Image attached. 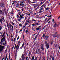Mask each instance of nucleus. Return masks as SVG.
Listing matches in <instances>:
<instances>
[{
    "instance_id": "f257e3e1",
    "label": "nucleus",
    "mask_w": 60,
    "mask_h": 60,
    "mask_svg": "<svg viewBox=\"0 0 60 60\" xmlns=\"http://www.w3.org/2000/svg\"><path fill=\"white\" fill-rule=\"evenodd\" d=\"M1 43L2 45H4L6 44V41L5 40V37L4 36L1 40Z\"/></svg>"
},
{
    "instance_id": "f03ea898",
    "label": "nucleus",
    "mask_w": 60,
    "mask_h": 60,
    "mask_svg": "<svg viewBox=\"0 0 60 60\" xmlns=\"http://www.w3.org/2000/svg\"><path fill=\"white\" fill-rule=\"evenodd\" d=\"M4 46H2L0 45V52H1V51H2L4 49Z\"/></svg>"
},
{
    "instance_id": "7ed1b4c3",
    "label": "nucleus",
    "mask_w": 60,
    "mask_h": 60,
    "mask_svg": "<svg viewBox=\"0 0 60 60\" xmlns=\"http://www.w3.org/2000/svg\"><path fill=\"white\" fill-rule=\"evenodd\" d=\"M42 10H43V8H41L39 10L37 11V12L38 13H41L43 12V11H42Z\"/></svg>"
},
{
    "instance_id": "20e7f679",
    "label": "nucleus",
    "mask_w": 60,
    "mask_h": 60,
    "mask_svg": "<svg viewBox=\"0 0 60 60\" xmlns=\"http://www.w3.org/2000/svg\"><path fill=\"white\" fill-rule=\"evenodd\" d=\"M40 51H41L40 49V50H39V49H37L36 51V53L37 54H39L40 53Z\"/></svg>"
},
{
    "instance_id": "39448f33",
    "label": "nucleus",
    "mask_w": 60,
    "mask_h": 60,
    "mask_svg": "<svg viewBox=\"0 0 60 60\" xmlns=\"http://www.w3.org/2000/svg\"><path fill=\"white\" fill-rule=\"evenodd\" d=\"M0 6L2 8L3 7H4V3H1L0 4Z\"/></svg>"
},
{
    "instance_id": "423d86ee",
    "label": "nucleus",
    "mask_w": 60,
    "mask_h": 60,
    "mask_svg": "<svg viewBox=\"0 0 60 60\" xmlns=\"http://www.w3.org/2000/svg\"><path fill=\"white\" fill-rule=\"evenodd\" d=\"M58 26V24H56V23L54 25L53 27H57Z\"/></svg>"
},
{
    "instance_id": "0eeeda50",
    "label": "nucleus",
    "mask_w": 60,
    "mask_h": 60,
    "mask_svg": "<svg viewBox=\"0 0 60 60\" xmlns=\"http://www.w3.org/2000/svg\"><path fill=\"white\" fill-rule=\"evenodd\" d=\"M46 46L47 48V49H48L49 48V44H47L46 45Z\"/></svg>"
},
{
    "instance_id": "6e6552de",
    "label": "nucleus",
    "mask_w": 60,
    "mask_h": 60,
    "mask_svg": "<svg viewBox=\"0 0 60 60\" xmlns=\"http://www.w3.org/2000/svg\"><path fill=\"white\" fill-rule=\"evenodd\" d=\"M24 54H22V55L21 58H22V60H24V59H25V57H24Z\"/></svg>"
},
{
    "instance_id": "1a4fd4ad",
    "label": "nucleus",
    "mask_w": 60,
    "mask_h": 60,
    "mask_svg": "<svg viewBox=\"0 0 60 60\" xmlns=\"http://www.w3.org/2000/svg\"><path fill=\"white\" fill-rule=\"evenodd\" d=\"M41 25L37 29V30H40L41 29Z\"/></svg>"
},
{
    "instance_id": "9d476101",
    "label": "nucleus",
    "mask_w": 60,
    "mask_h": 60,
    "mask_svg": "<svg viewBox=\"0 0 60 60\" xmlns=\"http://www.w3.org/2000/svg\"><path fill=\"white\" fill-rule=\"evenodd\" d=\"M21 6H22V7H25V4H22L21 3L20 4V6H21Z\"/></svg>"
},
{
    "instance_id": "9b49d317",
    "label": "nucleus",
    "mask_w": 60,
    "mask_h": 60,
    "mask_svg": "<svg viewBox=\"0 0 60 60\" xmlns=\"http://www.w3.org/2000/svg\"><path fill=\"white\" fill-rule=\"evenodd\" d=\"M49 38V36H45V40H47L48 38Z\"/></svg>"
},
{
    "instance_id": "f8f14e48",
    "label": "nucleus",
    "mask_w": 60,
    "mask_h": 60,
    "mask_svg": "<svg viewBox=\"0 0 60 60\" xmlns=\"http://www.w3.org/2000/svg\"><path fill=\"white\" fill-rule=\"evenodd\" d=\"M57 32H56V34H54L53 35V37H56V33H57Z\"/></svg>"
},
{
    "instance_id": "ddd939ff",
    "label": "nucleus",
    "mask_w": 60,
    "mask_h": 60,
    "mask_svg": "<svg viewBox=\"0 0 60 60\" xmlns=\"http://www.w3.org/2000/svg\"><path fill=\"white\" fill-rule=\"evenodd\" d=\"M28 24V22H27V21L26 22H25V26H26Z\"/></svg>"
},
{
    "instance_id": "4468645a",
    "label": "nucleus",
    "mask_w": 60,
    "mask_h": 60,
    "mask_svg": "<svg viewBox=\"0 0 60 60\" xmlns=\"http://www.w3.org/2000/svg\"><path fill=\"white\" fill-rule=\"evenodd\" d=\"M24 46V43H23L22 46L20 48V49H22V48H23V46Z\"/></svg>"
},
{
    "instance_id": "2eb2a0df",
    "label": "nucleus",
    "mask_w": 60,
    "mask_h": 60,
    "mask_svg": "<svg viewBox=\"0 0 60 60\" xmlns=\"http://www.w3.org/2000/svg\"><path fill=\"white\" fill-rule=\"evenodd\" d=\"M24 18V17H22V15H21L20 16V17L19 18V19H22V18Z\"/></svg>"
},
{
    "instance_id": "dca6fc26",
    "label": "nucleus",
    "mask_w": 60,
    "mask_h": 60,
    "mask_svg": "<svg viewBox=\"0 0 60 60\" xmlns=\"http://www.w3.org/2000/svg\"><path fill=\"white\" fill-rule=\"evenodd\" d=\"M34 56H33L31 60H34Z\"/></svg>"
},
{
    "instance_id": "f3484780",
    "label": "nucleus",
    "mask_w": 60,
    "mask_h": 60,
    "mask_svg": "<svg viewBox=\"0 0 60 60\" xmlns=\"http://www.w3.org/2000/svg\"><path fill=\"white\" fill-rule=\"evenodd\" d=\"M1 19H2L3 20H4V21H5V20H4V17L3 16L1 17Z\"/></svg>"
},
{
    "instance_id": "a211bd4d",
    "label": "nucleus",
    "mask_w": 60,
    "mask_h": 60,
    "mask_svg": "<svg viewBox=\"0 0 60 60\" xmlns=\"http://www.w3.org/2000/svg\"><path fill=\"white\" fill-rule=\"evenodd\" d=\"M31 52L30 51L29 52V56H31Z\"/></svg>"
},
{
    "instance_id": "6ab92c4d",
    "label": "nucleus",
    "mask_w": 60,
    "mask_h": 60,
    "mask_svg": "<svg viewBox=\"0 0 60 60\" xmlns=\"http://www.w3.org/2000/svg\"><path fill=\"white\" fill-rule=\"evenodd\" d=\"M45 9L46 10H47H47H49V8L48 7L45 8Z\"/></svg>"
},
{
    "instance_id": "aec40b11",
    "label": "nucleus",
    "mask_w": 60,
    "mask_h": 60,
    "mask_svg": "<svg viewBox=\"0 0 60 60\" xmlns=\"http://www.w3.org/2000/svg\"><path fill=\"white\" fill-rule=\"evenodd\" d=\"M56 37H57V38H58V37H59V36H60V35L59 34H57L56 35Z\"/></svg>"
},
{
    "instance_id": "412c9836",
    "label": "nucleus",
    "mask_w": 60,
    "mask_h": 60,
    "mask_svg": "<svg viewBox=\"0 0 60 60\" xmlns=\"http://www.w3.org/2000/svg\"><path fill=\"white\" fill-rule=\"evenodd\" d=\"M0 21L1 22V24H2V22L3 21V20H2V19L0 18Z\"/></svg>"
},
{
    "instance_id": "4be33fe9",
    "label": "nucleus",
    "mask_w": 60,
    "mask_h": 60,
    "mask_svg": "<svg viewBox=\"0 0 60 60\" xmlns=\"http://www.w3.org/2000/svg\"><path fill=\"white\" fill-rule=\"evenodd\" d=\"M0 14H3V11H2L1 10H0Z\"/></svg>"
},
{
    "instance_id": "5701e85b",
    "label": "nucleus",
    "mask_w": 60,
    "mask_h": 60,
    "mask_svg": "<svg viewBox=\"0 0 60 60\" xmlns=\"http://www.w3.org/2000/svg\"><path fill=\"white\" fill-rule=\"evenodd\" d=\"M16 38H15L14 39V40H13L14 42H15V41H16Z\"/></svg>"
},
{
    "instance_id": "b1692460",
    "label": "nucleus",
    "mask_w": 60,
    "mask_h": 60,
    "mask_svg": "<svg viewBox=\"0 0 60 60\" xmlns=\"http://www.w3.org/2000/svg\"><path fill=\"white\" fill-rule=\"evenodd\" d=\"M41 49H42V51H43V50H44V48L43 47H41Z\"/></svg>"
},
{
    "instance_id": "393cba45",
    "label": "nucleus",
    "mask_w": 60,
    "mask_h": 60,
    "mask_svg": "<svg viewBox=\"0 0 60 60\" xmlns=\"http://www.w3.org/2000/svg\"><path fill=\"white\" fill-rule=\"evenodd\" d=\"M39 6H38L37 8L35 10L36 11H37V10H38V8H39Z\"/></svg>"
},
{
    "instance_id": "a878e982",
    "label": "nucleus",
    "mask_w": 60,
    "mask_h": 60,
    "mask_svg": "<svg viewBox=\"0 0 60 60\" xmlns=\"http://www.w3.org/2000/svg\"><path fill=\"white\" fill-rule=\"evenodd\" d=\"M3 34H2V33L1 32H0V36H1Z\"/></svg>"
},
{
    "instance_id": "bb28decb",
    "label": "nucleus",
    "mask_w": 60,
    "mask_h": 60,
    "mask_svg": "<svg viewBox=\"0 0 60 60\" xmlns=\"http://www.w3.org/2000/svg\"><path fill=\"white\" fill-rule=\"evenodd\" d=\"M18 14L19 15H21V12H18Z\"/></svg>"
},
{
    "instance_id": "cd10ccee",
    "label": "nucleus",
    "mask_w": 60,
    "mask_h": 60,
    "mask_svg": "<svg viewBox=\"0 0 60 60\" xmlns=\"http://www.w3.org/2000/svg\"><path fill=\"white\" fill-rule=\"evenodd\" d=\"M27 21L28 22V23H30V22H31V21L30 20H29L28 21Z\"/></svg>"
},
{
    "instance_id": "c85d7f7f",
    "label": "nucleus",
    "mask_w": 60,
    "mask_h": 60,
    "mask_svg": "<svg viewBox=\"0 0 60 60\" xmlns=\"http://www.w3.org/2000/svg\"><path fill=\"white\" fill-rule=\"evenodd\" d=\"M29 11L30 13H32L33 12V11L31 10H29Z\"/></svg>"
},
{
    "instance_id": "c756f323",
    "label": "nucleus",
    "mask_w": 60,
    "mask_h": 60,
    "mask_svg": "<svg viewBox=\"0 0 60 60\" xmlns=\"http://www.w3.org/2000/svg\"><path fill=\"white\" fill-rule=\"evenodd\" d=\"M55 47H57V44H56L55 45Z\"/></svg>"
},
{
    "instance_id": "7c9ffc66",
    "label": "nucleus",
    "mask_w": 60,
    "mask_h": 60,
    "mask_svg": "<svg viewBox=\"0 0 60 60\" xmlns=\"http://www.w3.org/2000/svg\"><path fill=\"white\" fill-rule=\"evenodd\" d=\"M52 60H54V57H52Z\"/></svg>"
},
{
    "instance_id": "2f4dec72",
    "label": "nucleus",
    "mask_w": 60,
    "mask_h": 60,
    "mask_svg": "<svg viewBox=\"0 0 60 60\" xmlns=\"http://www.w3.org/2000/svg\"><path fill=\"white\" fill-rule=\"evenodd\" d=\"M13 39L12 38H11V41H13Z\"/></svg>"
},
{
    "instance_id": "473e14b6",
    "label": "nucleus",
    "mask_w": 60,
    "mask_h": 60,
    "mask_svg": "<svg viewBox=\"0 0 60 60\" xmlns=\"http://www.w3.org/2000/svg\"><path fill=\"white\" fill-rule=\"evenodd\" d=\"M5 34V32H4V33H3V35L2 36V37H3V36H4V35Z\"/></svg>"
},
{
    "instance_id": "72a5a7b5",
    "label": "nucleus",
    "mask_w": 60,
    "mask_h": 60,
    "mask_svg": "<svg viewBox=\"0 0 60 60\" xmlns=\"http://www.w3.org/2000/svg\"><path fill=\"white\" fill-rule=\"evenodd\" d=\"M53 41H52L51 42V44H53Z\"/></svg>"
},
{
    "instance_id": "f704fd0d",
    "label": "nucleus",
    "mask_w": 60,
    "mask_h": 60,
    "mask_svg": "<svg viewBox=\"0 0 60 60\" xmlns=\"http://www.w3.org/2000/svg\"><path fill=\"white\" fill-rule=\"evenodd\" d=\"M45 44H47V41H45Z\"/></svg>"
},
{
    "instance_id": "c9c22d12",
    "label": "nucleus",
    "mask_w": 60,
    "mask_h": 60,
    "mask_svg": "<svg viewBox=\"0 0 60 60\" xmlns=\"http://www.w3.org/2000/svg\"><path fill=\"white\" fill-rule=\"evenodd\" d=\"M41 47H43V44H42L41 45Z\"/></svg>"
},
{
    "instance_id": "e433bc0d",
    "label": "nucleus",
    "mask_w": 60,
    "mask_h": 60,
    "mask_svg": "<svg viewBox=\"0 0 60 60\" xmlns=\"http://www.w3.org/2000/svg\"><path fill=\"white\" fill-rule=\"evenodd\" d=\"M19 26H21V27L22 26V24H19Z\"/></svg>"
},
{
    "instance_id": "4c0bfd02",
    "label": "nucleus",
    "mask_w": 60,
    "mask_h": 60,
    "mask_svg": "<svg viewBox=\"0 0 60 60\" xmlns=\"http://www.w3.org/2000/svg\"><path fill=\"white\" fill-rule=\"evenodd\" d=\"M19 44L17 45L16 47V48L17 49V50H18V47L19 46H19Z\"/></svg>"
},
{
    "instance_id": "58836bf2",
    "label": "nucleus",
    "mask_w": 60,
    "mask_h": 60,
    "mask_svg": "<svg viewBox=\"0 0 60 60\" xmlns=\"http://www.w3.org/2000/svg\"><path fill=\"white\" fill-rule=\"evenodd\" d=\"M47 19H48L47 18H46L45 20L44 21L45 22V21H46L47 20Z\"/></svg>"
},
{
    "instance_id": "ea45409f",
    "label": "nucleus",
    "mask_w": 60,
    "mask_h": 60,
    "mask_svg": "<svg viewBox=\"0 0 60 60\" xmlns=\"http://www.w3.org/2000/svg\"><path fill=\"white\" fill-rule=\"evenodd\" d=\"M17 45L15 44V47H14V49H16V46Z\"/></svg>"
},
{
    "instance_id": "a19ab883",
    "label": "nucleus",
    "mask_w": 60,
    "mask_h": 60,
    "mask_svg": "<svg viewBox=\"0 0 60 60\" xmlns=\"http://www.w3.org/2000/svg\"><path fill=\"white\" fill-rule=\"evenodd\" d=\"M43 4V2H41L40 3V4Z\"/></svg>"
},
{
    "instance_id": "79ce46f5",
    "label": "nucleus",
    "mask_w": 60,
    "mask_h": 60,
    "mask_svg": "<svg viewBox=\"0 0 60 60\" xmlns=\"http://www.w3.org/2000/svg\"><path fill=\"white\" fill-rule=\"evenodd\" d=\"M37 38V35H36V36L35 37V40L36 38Z\"/></svg>"
},
{
    "instance_id": "37998d69",
    "label": "nucleus",
    "mask_w": 60,
    "mask_h": 60,
    "mask_svg": "<svg viewBox=\"0 0 60 60\" xmlns=\"http://www.w3.org/2000/svg\"><path fill=\"white\" fill-rule=\"evenodd\" d=\"M52 21H53V23H55V21H54V19H52Z\"/></svg>"
},
{
    "instance_id": "c03bdc74",
    "label": "nucleus",
    "mask_w": 60,
    "mask_h": 60,
    "mask_svg": "<svg viewBox=\"0 0 60 60\" xmlns=\"http://www.w3.org/2000/svg\"><path fill=\"white\" fill-rule=\"evenodd\" d=\"M2 27H1V26H0V31H1V29H2Z\"/></svg>"
},
{
    "instance_id": "a18cd8bd",
    "label": "nucleus",
    "mask_w": 60,
    "mask_h": 60,
    "mask_svg": "<svg viewBox=\"0 0 60 60\" xmlns=\"http://www.w3.org/2000/svg\"><path fill=\"white\" fill-rule=\"evenodd\" d=\"M34 60H37V57H35V59H34Z\"/></svg>"
},
{
    "instance_id": "49530a36",
    "label": "nucleus",
    "mask_w": 60,
    "mask_h": 60,
    "mask_svg": "<svg viewBox=\"0 0 60 60\" xmlns=\"http://www.w3.org/2000/svg\"><path fill=\"white\" fill-rule=\"evenodd\" d=\"M24 15H25V14H22V17H24Z\"/></svg>"
},
{
    "instance_id": "de8ad7c7",
    "label": "nucleus",
    "mask_w": 60,
    "mask_h": 60,
    "mask_svg": "<svg viewBox=\"0 0 60 60\" xmlns=\"http://www.w3.org/2000/svg\"><path fill=\"white\" fill-rule=\"evenodd\" d=\"M8 27V29H9L10 28V27H9V26L8 25H7Z\"/></svg>"
},
{
    "instance_id": "09e8293b",
    "label": "nucleus",
    "mask_w": 60,
    "mask_h": 60,
    "mask_svg": "<svg viewBox=\"0 0 60 60\" xmlns=\"http://www.w3.org/2000/svg\"><path fill=\"white\" fill-rule=\"evenodd\" d=\"M19 36H18V37L17 39V40H19Z\"/></svg>"
},
{
    "instance_id": "8fccbe9b",
    "label": "nucleus",
    "mask_w": 60,
    "mask_h": 60,
    "mask_svg": "<svg viewBox=\"0 0 60 60\" xmlns=\"http://www.w3.org/2000/svg\"><path fill=\"white\" fill-rule=\"evenodd\" d=\"M7 54H6V56L5 59H7Z\"/></svg>"
},
{
    "instance_id": "3c124183",
    "label": "nucleus",
    "mask_w": 60,
    "mask_h": 60,
    "mask_svg": "<svg viewBox=\"0 0 60 60\" xmlns=\"http://www.w3.org/2000/svg\"><path fill=\"white\" fill-rule=\"evenodd\" d=\"M13 36L12 35H11V38H12L13 37Z\"/></svg>"
},
{
    "instance_id": "603ef678",
    "label": "nucleus",
    "mask_w": 60,
    "mask_h": 60,
    "mask_svg": "<svg viewBox=\"0 0 60 60\" xmlns=\"http://www.w3.org/2000/svg\"><path fill=\"white\" fill-rule=\"evenodd\" d=\"M37 6H39V5H40V4H37Z\"/></svg>"
},
{
    "instance_id": "864d4df0",
    "label": "nucleus",
    "mask_w": 60,
    "mask_h": 60,
    "mask_svg": "<svg viewBox=\"0 0 60 60\" xmlns=\"http://www.w3.org/2000/svg\"><path fill=\"white\" fill-rule=\"evenodd\" d=\"M20 4H24L21 1L20 2Z\"/></svg>"
},
{
    "instance_id": "5fc2aeb1",
    "label": "nucleus",
    "mask_w": 60,
    "mask_h": 60,
    "mask_svg": "<svg viewBox=\"0 0 60 60\" xmlns=\"http://www.w3.org/2000/svg\"><path fill=\"white\" fill-rule=\"evenodd\" d=\"M20 42V41H19L18 42V44H19Z\"/></svg>"
},
{
    "instance_id": "6e6d98bb",
    "label": "nucleus",
    "mask_w": 60,
    "mask_h": 60,
    "mask_svg": "<svg viewBox=\"0 0 60 60\" xmlns=\"http://www.w3.org/2000/svg\"><path fill=\"white\" fill-rule=\"evenodd\" d=\"M20 45V44H19V45H18V48L17 49H19V47L20 45Z\"/></svg>"
},
{
    "instance_id": "4d7b16f0",
    "label": "nucleus",
    "mask_w": 60,
    "mask_h": 60,
    "mask_svg": "<svg viewBox=\"0 0 60 60\" xmlns=\"http://www.w3.org/2000/svg\"><path fill=\"white\" fill-rule=\"evenodd\" d=\"M35 25H39V24H38V23H36L35 24Z\"/></svg>"
},
{
    "instance_id": "13d9d810",
    "label": "nucleus",
    "mask_w": 60,
    "mask_h": 60,
    "mask_svg": "<svg viewBox=\"0 0 60 60\" xmlns=\"http://www.w3.org/2000/svg\"><path fill=\"white\" fill-rule=\"evenodd\" d=\"M18 20L19 21H20V20H21V19H18Z\"/></svg>"
},
{
    "instance_id": "bf43d9fd",
    "label": "nucleus",
    "mask_w": 60,
    "mask_h": 60,
    "mask_svg": "<svg viewBox=\"0 0 60 60\" xmlns=\"http://www.w3.org/2000/svg\"><path fill=\"white\" fill-rule=\"evenodd\" d=\"M15 59H16V58H17V55H15Z\"/></svg>"
},
{
    "instance_id": "052dcab7",
    "label": "nucleus",
    "mask_w": 60,
    "mask_h": 60,
    "mask_svg": "<svg viewBox=\"0 0 60 60\" xmlns=\"http://www.w3.org/2000/svg\"><path fill=\"white\" fill-rule=\"evenodd\" d=\"M25 20H26L27 19V17H26L25 18Z\"/></svg>"
},
{
    "instance_id": "680f3d73",
    "label": "nucleus",
    "mask_w": 60,
    "mask_h": 60,
    "mask_svg": "<svg viewBox=\"0 0 60 60\" xmlns=\"http://www.w3.org/2000/svg\"><path fill=\"white\" fill-rule=\"evenodd\" d=\"M43 59L44 60H46V59L45 58V57H44V58H43Z\"/></svg>"
},
{
    "instance_id": "e2e57ef3",
    "label": "nucleus",
    "mask_w": 60,
    "mask_h": 60,
    "mask_svg": "<svg viewBox=\"0 0 60 60\" xmlns=\"http://www.w3.org/2000/svg\"><path fill=\"white\" fill-rule=\"evenodd\" d=\"M44 36H45V34H43V36H42L43 37H44Z\"/></svg>"
},
{
    "instance_id": "0e129e2a",
    "label": "nucleus",
    "mask_w": 60,
    "mask_h": 60,
    "mask_svg": "<svg viewBox=\"0 0 60 60\" xmlns=\"http://www.w3.org/2000/svg\"><path fill=\"white\" fill-rule=\"evenodd\" d=\"M30 14H31V13H29V14H28V15H29V16H30Z\"/></svg>"
},
{
    "instance_id": "69168bd1",
    "label": "nucleus",
    "mask_w": 60,
    "mask_h": 60,
    "mask_svg": "<svg viewBox=\"0 0 60 60\" xmlns=\"http://www.w3.org/2000/svg\"><path fill=\"white\" fill-rule=\"evenodd\" d=\"M9 26L10 27V28H11V25H9Z\"/></svg>"
},
{
    "instance_id": "338daca9",
    "label": "nucleus",
    "mask_w": 60,
    "mask_h": 60,
    "mask_svg": "<svg viewBox=\"0 0 60 60\" xmlns=\"http://www.w3.org/2000/svg\"><path fill=\"white\" fill-rule=\"evenodd\" d=\"M22 29L21 30H20L19 32H21V31H22Z\"/></svg>"
},
{
    "instance_id": "774afa93",
    "label": "nucleus",
    "mask_w": 60,
    "mask_h": 60,
    "mask_svg": "<svg viewBox=\"0 0 60 60\" xmlns=\"http://www.w3.org/2000/svg\"><path fill=\"white\" fill-rule=\"evenodd\" d=\"M34 28L33 27H32V30H34Z\"/></svg>"
}]
</instances>
